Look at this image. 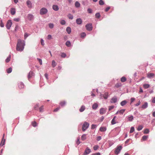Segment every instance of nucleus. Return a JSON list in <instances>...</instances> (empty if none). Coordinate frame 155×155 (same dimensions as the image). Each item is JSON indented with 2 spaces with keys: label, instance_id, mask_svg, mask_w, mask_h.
I'll list each match as a JSON object with an SVG mask.
<instances>
[{
  "label": "nucleus",
  "instance_id": "19",
  "mask_svg": "<svg viewBox=\"0 0 155 155\" xmlns=\"http://www.w3.org/2000/svg\"><path fill=\"white\" fill-rule=\"evenodd\" d=\"M116 118V117L115 116L113 117V119L111 121V124H114L116 123V122L115 121V119Z\"/></svg>",
  "mask_w": 155,
  "mask_h": 155
},
{
  "label": "nucleus",
  "instance_id": "11",
  "mask_svg": "<svg viewBox=\"0 0 155 155\" xmlns=\"http://www.w3.org/2000/svg\"><path fill=\"white\" fill-rule=\"evenodd\" d=\"M91 152L90 149L88 148V147L86 148L84 152V155H87L88 154Z\"/></svg>",
  "mask_w": 155,
  "mask_h": 155
},
{
  "label": "nucleus",
  "instance_id": "21",
  "mask_svg": "<svg viewBox=\"0 0 155 155\" xmlns=\"http://www.w3.org/2000/svg\"><path fill=\"white\" fill-rule=\"evenodd\" d=\"M98 107V105L96 103H94L92 105V108L93 109H96Z\"/></svg>",
  "mask_w": 155,
  "mask_h": 155
},
{
  "label": "nucleus",
  "instance_id": "3",
  "mask_svg": "<svg viewBox=\"0 0 155 155\" xmlns=\"http://www.w3.org/2000/svg\"><path fill=\"white\" fill-rule=\"evenodd\" d=\"M122 149V147L121 146H117L114 150L115 153L116 155L118 154Z\"/></svg>",
  "mask_w": 155,
  "mask_h": 155
},
{
  "label": "nucleus",
  "instance_id": "57",
  "mask_svg": "<svg viewBox=\"0 0 155 155\" xmlns=\"http://www.w3.org/2000/svg\"><path fill=\"white\" fill-rule=\"evenodd\" d=\"M88 12L89 13H91L92 12V10L91 8H88L87 10Z\"/></svg>",
  "mask_w": 155,
  "mask_h": 155
},
{
  "label": "nucleus",
  "instance_id": "18",
  "mask_svg": "<svg viewBox=\"0 0 155 155\" xmlns=\"http://www.w3.org/2000/svg\"><path fill=\"white\" fill-rule=\"evenodd\" d=\"M28 18L29 20H31L33 19L34 16L32 15L29 14L28 15Z\"/></svg>",
  "mask_w": 155,
  "mask_h": 155
},
{
  "label": "nucleus",
  "instance_id": "48",
  "mask_svg": "<svg viewBox=\"0 0 155 155\" xmlns=\"http://www.w3.org/2000/svg\"><path fill=\"white\" fill-rule=\"evenodd\" d=\"M99 148V146L98 145H96L94 146L93 149L94 150H96L98 149Z\"/></svg>",
  "mask_w": 155,
  "mask_h": 155
},
{
  "label": "nucleus",
  "instance_id": "45",
  "mask_svg": "<svg viewBox=\"0 0 155 155\" xmlns=\"http://www.w3.org/2000/svg\"><path fill=\"white\" fill-rule=\"evenodd\" d=\"M149 132V130L148 129H145L144 131V133L145 134H148Z\"/></svg>",
  "mask_w": 155,
  "mask_h": 155
},
{
  "label": "nucleus",
  "instance_id": "34",
  "mask_svg": "<svg viewBox=\"0 0 155 155\" xmlns=\"http://www.w3.org/2000/svg\"><path fill=\"white\" fill-rule=\"evenodd\" d=\"M39 112H42L44 111V106H42L39 108Z\"/></svg>",
  "mask_w": 155,
  "mask_h": 155
},
{
  "label": "nucleus",
  "instance_id": "40",
  "mask_svg": "<svg viewBox=\"0 0 155 155\" xmlns=\"http://www.w3.org/2000/svg\"><path fill=\"white\" fill-rule=\"evenodd\" d=\"M148 138V136H145L144 135L142 137V139L143 140H146L147 138Z\"/></svg>",
  "mask_w": 155,
  "mask_h": 155
},
{
  "label": "nucleus",
  "instance_id": "39",
  "mask_svg": "<svg viewBox=\"0 0 155 155\" xmlns=\"http://www.w3.org/2000/svg\"><path fill=\"white\" fill-rule=\"evenodd\" d=\"M65 44L68 47H70L71 45V43L69 41H67L66 42Z\"/></svg>",
  "mask_w": 155,
  "mask_h": 155
},
{
  "label": "nucleus",
  "instance_id": "58",
  "mask_svg": "<svg viewBox=\"0 0 155 155\" xmlns=\"http://www.w3.org/2000/svg\"><path fill=\"white\" fill-rule=\"evenodd\" d=\"M28 36V35L27 33H25L24 35V39H25Z\"/></svg>",
  "mask_w": 155,
  "mask_h": 155
},
{
  "label": "nucleus",
  "instance_id": "50",
  "mask_svg": "<svg viewBox=\"0 0 155 155\" xmlns=\"http://www.w3.org/2000/svg\"><path fill=\"white\" fill-rule=\"evenodd\" d=\"M99 4L100 5H103L104 4V3L102 0H100L99 1Z\"/></svg>",
  "mask_w": 155,
  "mask_h": 155
},
{
  "label": "nucleus",
  "instance_id": "14",
  "mask_svg": "<svg viewBox=\"0 0 155 155\" xmlns=\"http://www.w3.org/2000/svg\"><path fill=\"white\" fill-rule=\"evenodd\" d=\"M76 22L78 25H81L82 23V20L80 18H77L76 20Z\"/></svg>",
  "mask_w": 155,
  "mask_h": 155
},
{
  "label": "nucleus",
  "instance_id": "7",
  "mask_svg": "<svg viewBox=\"0 0 155 155\" xmlns=\"http://www.w3.org/2000/svg\"><path fill=\"white\" fill-rule=\"evenodd\" d=\"M147 77L149 78L155 77L154 74L150 73H148L147 74Z\"/></svg>",
  "mask_w": 155,
  "mask_h": 155
},
{
  "label": "nucleus",
  "instance_id": "60",
  "mask_svg": "<svg viewBox=\"0 0 155 155\" xmlns=\"http://www.w3.org/2000/svg\"><path fill=\"white\" fill-rule=\"evenodd\" d=\"M140 101H139L137 103L135 104V106H138L140 105Z\"/></svg>",
  "mask_w": 155,
  "mask_h": 155
},
{
  "label": "nucleus",
  "instance_id": "2",
  "mask_svg": "<svg viewBox=\"0 0 155 155\" xmlns=\"http://www.w3.org/2000/svg\"><path fill=\"white\" fill-rule=\"evenodd\" d=\"M89 124L86 122H84L82 126V130L85 131L89 127Z\"/></svg>",
  "mask_w": 155,
  "mask_h": 155
},
{
  "label": "nucleus",
  "instance_id": "8",
  "mask_svg": "<svg viewBox=\"0 0 155 155\" xmlns=\"http://www.w3.org/2000/svg\"><path fill=\"white\" fill-rule=\"evenodd\" d=\"M35 75V74L32 71H30L29 73L28 78V79H29L31 78L33 76H34Z\"/></svg>",
  "mask_w": 155,
  "mask_h": 155
},
{
  "label": "nucleus",
  "instance_id": "42",
  "mask_svg": "<svg viewBox=\"0 0 155 155\" xmlns=\"http://www.w3.org/2000/svg\"><path fill=\"white\" fill-rule=\"evenodd\" d=\"M32 126L34 127H35L37 125V124L36 122L35 121L32 122Z\"/></svg>",
  "mask_w": 155,
  "mask_h": 155
},
{
  "label": "nucleus",
  "instance_id": "35",
  "mask_svg": "<svg viewBox=\"0 0 155 155\" xmlns=\"http://www.w3.org/2000/svg\"><path fill=\"white\" fill-rule=\"evenodd\" d=\"M121 86H122V84H121V83H117L115 85V86L117 88L120 87Z\"/></svg>",
  "mask_w": 155,
  "mask_h": 155
},
{
  "label": "nucleus",
  "instance_id": "37",
  "mask_svg": "<svg viewBox=\"0 0 155 155\" xmlns=\"http://www.w3.org/2000/svg\"><path fill=\"white\" fill-rule=\"evenodd\" d=\"M81 139L82 140H84L86 139V134H84L81 137Z\"/></svg>",
  "mask_w": 155,
  "mask_h": 155
},
{
  "label": "nucleus",
  "instance_id": "24",
  "mask_svg": "<svg viewBox=\"0 0 155 155\" xmlns=\"http://www.w3.org/2000/svg\"><path fill=\"white\" fill-rule=\"evenodd\" d=\"M106 130V128L105 127H101L100 128V131L101 132L105 131Z\"/></svg>",
  "mask_w": 155,
  "mask_h": 155
},
{
  "label": "nucleus",
  "instance_id": "32",
  "mask_svg": "<svg viewBox=\"0 0 155 155\" xmlns=\"http://www.w3.org/2000/svg\"><path fill=\"white\" fill-rule=\"evenodd\" d=\"M75 5L76 7L78 8L80 7V4L77 1L75 3Z\"/></svg>",
  "mask_w": 155,
  "mask_h": 155
},
{
  "label": "nucleus",
  "instance_id": "15",
  "mask_svg": "<svg viewBox=\"0 0 155 155\" xmlns=\"http://www.w3.org/2000/svg\"><path fill=\"white\" fill-rule=\"evenodd\" d=\"M117 101V99L116 97H113L112 99H111V100L110 101V102L112 103H116Z\"/></svg>",
  "mask_w": 155,
  "mask_h": 155
},
{
  "label": "nucleus",
  "instance_id": "43",
  "mask_svg": "<svg viewBox=\"0 0 155 155\" xmlns=\"http://www.w3.org/2000/svg\"><path fill=\"white\" fill-rule=\"evenodd\" d=\"M95 17L96 18H99L101 17V15H100V14L99 13H97L95 14Z\"/></svg>",
  "mask_w": 155,
  "mask_h": 155
},
{
  "label": "nucleus",
  "instance_id": "49",
  "mask_svg": "<svg viewBox=\"0 0 155 155\" xmlns=\"http://www.w3.org/2000/svg\"><path fill=\"white\" fill-rule=\"evenodd\" d=\"M49 26L51 28H52L54 26V24L52 23H50L49 24Z\"/></svg>",
  "mask_w": 155,
  "mask_h": 155
},
{
  "label": "nucleus",
  "instance_id": "5",
  "mask_svg": "<svg viewBox=\"0 0 155 155\" xmlns=\"http://www.w3.org/2000/svg\"><path fill=\"white\" fill-rule=\"evenodd\" d=\"M86 29L87 31H91L92 30V26L91 24L89 23L85 25Z\"/></svg>",
  "mask_w": 155,
  "mask_h": 155
},
{
  "label": "nucleus",
  "instance_id": "20",
  "mask_svg": "<svg viewBox=\"0 0 155 155\" xmlns=\"http://www.w3.org/2000/svg\"><path fill=\"white\" fill-rule=\"evenodd\" d=\"M134 119V117L133 116L131 115L130 116H128L127 117V119L129 121H132Z\"/></svg>",
  "mask_w": 155,
  "mask_h": 155
},
{
  "label": "nucleus",
  "instance_id": "26",
  "mask_svg": "<svg viewBox=\"0 0 155 155\" xmlns=\"http://www.w3.org/2000/svg\"><path fill=\"white\" fill-rule=\"evenodd\" d=\"M126 80L127 78L125 77H122L120 79V81L122 82H124L126 81Z\"/></svg>",
  "mask_w": 155,
  "mask_h": 155
},
{
  "label": "nucleus",
  "instance_id": "46",
  "mask_svg": "<svg viewBox=\"0 0 155 155\" xmlns=\"http://www.w3.org/2000/svg\"><path fill=\"white\" fill-rule=\"evenodd\" d=\"M134 131V127H131L130 131V133H132Z\"/></svg>",
  "mask_w": 155,
  "mask_h": 155
},
{
  "label": "nucleus",
  "instance_id": "13",
  "mask_svg": "<svg viewBox=\"0 0 155 155\" xmlns=\"http://www.w3.org/2000/svg\"><path fill=\"white\" fill-rule=\"evenodd\" d=\"M26 4L28 8H31L32 7V3L30 1H27L26 2Z\"/></svg>",
  "mask_w": 155,
  "mask_h": 155
},
{
  "label": "nucleus",
  "instance_id": "52",
  "mask_svg": "<svg viewBox=\"0 0 155 155\" xmlns=\"http://www.w3.org/2000/svg\"><path fill=\"white\" fill-rule=\"evenodd\" d=\"M60 23L62 25H64L65 24V21L64 20H62L61 21Z\"/></svg>",
  "mask_w": 155,
  "mask_h": 155
},
{
  "label": "nucleus",
  "instance_id": "6",
  "mask_svg": "<svg viewBox=\"0 0 155 155\" xmlns=\"http://www.w3.org/2000/svg\"><path fill=\"white\" fill-rule=\"evenodd\" d=\"M12 25V22L11 20H9L8 21L6 25V27L7 28L9 29H10L11 27V26Z\"/></svg>",
  "mask_w": 155,
  "mask_h": 155
},
{
  "label": "nucleus",
  "instance_id": "10",
  "mask_svg": "<svg viewBox=\"0 0 155 155\" xmlns=\"http://www.w3.org/2000/svg\"><path fill=\"white\" fill-rule=\"evenodd\" d=\"M106 109L104 108H102L100 109V113L101 114H103L106 112Z\"/></svg>",
  "mask_w": 155,
  "mask_h": 155
},
{
  "label": "nucleus",
  "instance_id": "61",
  "mask_svg": "<svg viewBox=\"0 0 155 155\" xmlns=\"http://www.w3.org/2000/svg\"><path fill=\"white\" fill-rule=\"evenodd\" d=\"M96 125L94 124H92L91 125V129H94L95 128H96Z\"/></svg>",
  "mask_w": 155,
  "mask_h": 155
},
{
  "label": "nucleus",
  "instance_id": "29",
  "mask_svg": "<svg viewBox=\"0 0 155 155\" xmlns=\"http://www.w3.org/2000/svg\"><path fill=\"white\" fill-rule=\"evenodd\" d=\"M66 102L64 101H62L59 103V104L61 106H64L65 105Z\"/></svg>",
  "mask_w": 155,
  "mask_h": 155
},
{
  "label": "nucleus",
  "instance_id": "55",
  "mask_svg": "<svg viewBox=\"0 0 155 155\" xmlns=\"http://www.w3.org/2000/svg\"><path fill=\"white\" fill-rule=\"evenodd\" d=\"M37 60L39 61L40 63V65L42 64V61L41 59H39L38 58H37Z\"/></svg>",
  "mask_w": 155,
  "mask_h": 155
},
{
  "label": "nucleus",
  "instance_id": "59",
  "mask_svg": "<svg viewBox=\"0 0 155 155\" xmlns=\"http://www.w3.org/2000/svg\"><path fill=\"white\" fill-rule=\"evenodd\" d=\"M60 107H58L56 108V109H55L54 110V112H57V111L58 110H59L60 109Z\"/></svg>",
  "mask_w": 155,
  "mask_h": 155
},
{
  "label": "nucleus",
  "instance_id": "53",
  "mask_svg": "<svg viewBox=\"0 0 155 155\" xmlns=\"http://www.w3.org/2000/svg\"><path fill=\"white\" fill-rule=\"evenodd\" d=\"M66 55L64 53H62L61 55V56L63 58H64L66 57Z\"/></svg>",
  "mask_w": 155,
  "mask_h": 155
},
{
  "label": "nucleus",
  "instance_id": "44",
  "mask_svg": "<svg viewBox=\"0 0 155 155\" xmlns=\"http://www.w3.org/2000/svg\"><path fill=\"white\" fill-rule=\"evenodd\" d=\"M143 128V127L142 125H139L138 126L137 128V130L138 131H140L141 130L142 128Z\"/></svg>",
  "mask_w": 155,
  "mask_h": 155
},
{
  "label": "nucleus",
  "instance_id": "38",
  "mask_svg": "<svg viewBox=\"0 0 155 155\" xmlns=\"http://www.w3.org/2000/svg\"><path fill=\"white\" fill-rule=\"evenodd\" d=\"M12 69L11 68H9L7 70V72L8 73H11L12 71Z\"/></svg>",
  "mask_w": 155,
  "mask_h": 155
},
{
  "label": "nucleus",
  "instance_id": "1",
  "mask_svg": "<svg viewBox=\"0 0 155 155\" xmlns=\"http://www.w3.org/2000/svg\"><path fill=\"white\" fill-rule=\"evenodd\" d=\"M25 45V41L24 40L18 39L16 48V50L20 51H23Z\"/></svg>",
  "mask_w": 155,
  "mask_h": 155
},
{
  "label": "nucleus",
  "instance_id": "56",
  "mask_svg": "<svg viewBox=\"0 0 155 155\" xmlns=\"http://www.w3.org/2000/svg\"><path fill=\"white\" fill-rule=\"evenodd\" d=\"M114 106H109V109H108L110 111L112 109L114 108Z\"/></svg>",
  "mask_w": 155,
  "mask_h": 155
},
{
  "label": "nucleus",
  "instance_id": "12",
  "mask_svg": "<svg viewBox=\"0 0 155 155\" xmlns=\"http://www.w3.org/2000/svg\"><path fill=\"white\" fill-rule=\"evenodd\" d=\"M4 134H3V138H2V140L0 144V146H3L5 144V139H4Z\"/></svg>",
  "mask_w": 155,
  "mask_h": 155
},
{
  "label": "nucleus",
  "instance_id": "51",
  "mask_svg": "<svg viewBox=\"0 0 155 155\" xmlns=\"http://www.w3.org/2000/svg\"><path fill=\"white\" fill-rule=\"evenodd\" d=\"M39 105L38 104H37L35 105L34 108L35 110H38V108L39 107Z\"/></svg>",
  "mask_w": 155,
  "mask_h": 155
},
{
  "label": "nucleus",
  "instance_id": "4",
  "mask_svg": "<svg viewBox=\"0 0 155 155\" xmlns=\"http://www.w3.org/2000/svg\"><path fill=\"white\" fill-rule=\"evenodd\" d=\"M48 12L47 9L45 8H43L40 11V14L41 15L45 14Z\"/></svg>",
  "mask_w": 155,
  "mask_h": 155
},
{
  "label": "nucleus",
  "instance_id": "9",
  "mask_svg": "<svg viewBox=\"0 0 155 155\" xmlns=\"http://www.w3.org/2000/svg\"><path fill=\"white\" fill-rule=\"evenodd\" d=\"M18 87L20 89H22L24 88V85L23 83L21 82H19L18 83Z\"/></svg>",
  "mask_w": 155,
  "mask_h": 155
},
{
  "label": "nucleus",
  "instance_id": "16",
  "mask_svg": "<svg viewBox=\"0 0 155 155\" xmlns=\"http://www.w3.org/2000/svg\"><path fill=\"white\" fill-rule=\"evenodd\" d=\"M11 13L12 15H14L15 13V8H12L11 9Z\"/></svg>",
  "mask_w": 155,
  "mask_h": 155
},
{
  "label": "nucleus",
  "instance_id": "27",
  "mask_svg": "<svg viewBox=\"0 0 155 155\" xmlns=\"http://www.w3.org/2000/svg\"><path fill=\"white\" fill-rule=\"evenodd\" d=\"M85 107L84 106H82L81 108L79 109V111L80 112H82L85 109Z\"/></svg>",
  "mask_w": 155,
  "mask_h": 155
},
{
  "label": "nucleus",
  "instance_id": "33",
  "mask_svg": "<svg viewBox=\"0 0 155 155\" xmlns=\"http://www.w3.org/2000/svg\"><path fill=\"white\" fill-rule=\"evenodd\" d=\"M68 17L70 19H72L73 18V15L71 14H69L68 15Z\"/></svg>",
  "mask_w": 155,
  "mask_h": 155
},
{
  "label": "nucleus",
  "instance_id": "47",
  "mask_svg": "<svg viewBox=\"0 0 155 155\" xmlns=\"http://www.w3.org/2000/svg\"><path fill=\"white\" fill-rule=\"evenodd\" d=\"M86 35V34L84 32H83L81 34V38H84Z\"/></svg>",
  "mask_w": 155,
  "mask_h": 155
},
{
  "label": "nucleus",
  "instance_id": "23",
  "mask_svg": "<svg viewBox=\"0 0 155 155\" xmlns=\"http://www.w3.org/2000/svg\"><path fill=\"white\" fill-rule=\"evenodd\" d=\"M108 93L106 92L104 94L103 97L104 99H106L108 98Z\"/></svg>",
  "mask_w": 155,
  "mask_h": 155
},
{
  "label": "nucleus",
  "instance_id": "64",
  "mask_svg": "<svg viewBox=\"0 0 155 155\" xmlns=\"http://www.w3.org/2000/svg\"><path fill=\"white\" fill-rule=\"evenodd\" d=\"M0 26L1 27H3L4 26V24L2 23V21H1V23H0Z\"/></svg>",
  "mask_w": 155,
  "mask_h": 155
},
{
  "label": "nucleus",
  "instance_id": "17",
  "mask_svg": "<svg viewBox=\"0 0 155 155\" xmlns=\"http://www.w3.org/2000/svg\"><path fill=\"white\" fill-rule=\"evenodd\" d=\"M52 8L55 11H57L59 9L58 6L56 5H53L52 6Z\"/></svg>",
  "mask_w": 155,
  "mask_h": 155
},
{
  "label": "nucleus",
  "instance_id": "54",
  "mask_svg": "<svg viewBox=\"0 0 155 155\" xmlns=\"http://www.w3.org/2000/svg\"><path fill=\"white\" fill-rule=\"evenodd\" d=\"M135 100V99L134 97H132L130 99V104H131Z\"/></svg>",
  "mask_w": 155,
  "mask_h": 155
},
{
  "label": "nucleus",
  "instance_id": "36",
  "mask_svg": "<svg viewBox=\"0 0 155 155\" xmlns=\"http://www.w3.org/2000/svg\"><path fill=\"white\" fill-rule=\"evenodd\" d=\"M10 59L11 56L10 55H9V56L5 60V62L7 63L9 62L10 61Z\"/></svg>",
  "mask_w": 155,
  "mask_h": 155
},
{
  "label": "nucleus",
  "instance_id": "31",
  "mask_svg": "<svg viewBox=\"0 0 155 155\" xmlns=\"http://www.w3.org/2000/svg\"><path fill=\"white\" fill-rule=\"evenodd\" d=\"M127 103V102L126 101L124 100L122 101L120 103V104L122 106H124Z\"/></svg>",
  "mask_w": 155,
  "mask_h": 155
},
{
  "label": "nucleus",
  "instance_id": "41",
  "mask_svg": "<svg viewBox=\"0 0 155 155\" xmlns=\"http://www.w3.org/2000/svg\"><path fill=\"white\" fill-rule=\"evenodd\" d=\"M56 63L54 60H53L52 62V66L53 67H54L56 66Z\"/></svg>",
  "mask_w": 155,
  "mask_h": 155
},
{
  "label": "nucleus",
  "instance_id": "25",
  "mask_svg": "<svg viewBox=\"0 0 155 155\" xmlns=\"http://www.w3.org/2000/svg\"><path fill=\"white\" fill-rule=\"evenodd\" d=\"M125 109H122L119 111H118L116 113V114H117L118 113H120L121 114H123L124 112L125 111Z\"/></svg>",
  "mask_w": 155,
  "mask_h": 155
},
{
  "label": "nucleus",
  "instance_id": "63",
  "mask_svg": "<svg viewBox=\"0 0 155 155\" xmlns=\"http://www.w3.org/2000/svg\"><path fill=\"white\" fill-rule=\"evenodd\" d=\"M79 140H80L79 138H78L77 139V141L76 142V143H77V145H78L80 143Z\"/></svg>",
  "mask_w": 155,
  "mask_h": 155
},
{
  "label": "nucleus",
  "instance_id": "28",
  "mask_svg": "<svg viewBox=\"0 0 155 155\" xmlns=\"http://www.w3.org/2000/svg\"><path fill=\"white\" fill-rule=\"evenodd\" d=\"M143 86L145 89H147L149 87L150 85L148 84H143Z\"/></svg>",
  "mask_w": 155,
  "mask_h": 155
},
{
  "label": "nucleus",
  "instance_id": "30",
  "mask_svg": "<svg viewBox=\"0 0 155 155\" xmlns=\"http://www.w3.org/2000/svg\"><path fill=\"white\" fill-rule=\"evenodd\" d=\"M66 31L69 34H70L71 32V29L70 27H68L66 29Z\"/></svg>",
  "mask_w": 155,
  "mask_h": 155
},
{
  "label": "nucleus",
  "instance_id": "62",
  "mask_svg": "<svg viewBox=\"0 0 155 155\" xmlns=\"http://www.w3.org/2000/svg\"><path fill=\"white\" fill-rule=\"evenodd\" d=\"M41 45H42L43 46L44 45V40H43V39H41Z\"/></svg>",
  "mask_w": 155,
  "mask_h": 155
},
{
  "label": "nucleus",
  "instance_id": "22",
  "mask_svg": "<svg viewBox=\"0 0 155 155\" xmlns=\"http://www.w3.org/2000/svg\"><path fill=\"white\" fill-rule=\"evenodd\" d=\"M147 106L148 104L147 102H146L143 105H142V108L143 109H145L147 107Z\"/></svg>",
  "mask_w": 155,
  "mask_h": 155
}]
</instances>
